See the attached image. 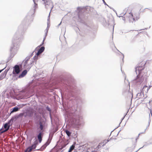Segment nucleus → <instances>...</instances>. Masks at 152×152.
<instances>
[{"instance_id": "1", "label": "nucleus", "mask_w": 152, "mask_h": 152, "mask_svg": "<svg viewBox=\"0 0 152 152\" xmlns=\"http://www.w3.org/2000/svg\"><path fill=\"white\" fill-rule=\"evenodd\" d=\"M77 110L75 107H72L66 111V114L69 118V122L73 127L78 129L83 123V117L80 115H77Z\"/></svg>"}, {"instance_id": "2", "label": "nucleus", "mask_w": 152, "mask_h": 152, "mask_svg": "<svg viewBox=\"0 0 152 152\" xmlns=\"http://www.w3.org/2000/svg\"><path fill=\"white\" fill-rule=\"evenodd\" d=\"M23 34L22 30L19 29L14 34L10 49V57H13L17 53L19 49V42L22 38Z\"/></svg>"}, {"instance_id": "3", "label": "nucleus", "mask_w": 152, "mask_h": 152, "mask_svg": "<svg viewBox=\"0 0 152 152\" xmlns=\"http://www.w3.org/2000/svg\"><path fill=\"white\" fill-rule=\"evenodd\" d=\"M61 83L63 86V88L65 89L66 92L69 93L70 96H73L74 94L78 93L77 87H73L71 86L69 80L64 77L61 80Z\"/></svg>"}, {"instance_id": "4", "label": "nucleus", "mask_w": 152, "mask_h": 152, "mask_svg": "<svg viewBox=\"0 0 152 152\" xmlns=\"http://www.w3.org/2000/svg\"><path fill=\"white\" fill-rule=\"evenodd\" d=\"M34 91L33 87L28 86L24 90L20 92V95H22L21 99H26L33 96L34 94Z\"/></svg>"}, {"instance_id": "5", "label": "nucleus", "mask_w": 152, "mask_h": 152, "mask_svg": "<svg viewBox=\"0 0 152 152\" xmlns=\"http://www.w3.org/2000/svg\"><path fill=\"white\" fill-rule=\"evenodd\" d=\"M32 54L29 56H27L23 61L21 64L22 66L29 70L33 65V63L34 61L32 60H30V58L31 57Z\"/></svg>"}, {"instance_id": "6", "label": "nucleus", "mask_w": 152, "mask_h": 152, "mask_svg": "<svg viewBox=\"0 0 152 152\" xmlns=\"http://www.w3.org/2000/svg\"><path fill=\"white\" fill-rule=\"evenodd\" d=\"M43 1V0H33V1L34 4V12L35 11V9L37 8V4L36 3L38 2ZM33 14V10H31L30 12L28 13V14L26 16V20H30L31 21H32L33 19L32 15Z\"/></svg>"}, {"instance_id": "7", "label": "nucleus", "mask_w": 152, "mask_h": 152, "mask_svg": "<svg viewBox=\"0 0 152 152\" xmlns=\"http://www.w3.org/2000/svg\"><path fill=\"white\" fill-rule=\"evenodd\" d=\"M137 75L136 77L132 80V82L135 85H140L144 80L143 74Z\"/></svg>"}, {"instance_id": "8", "label": "nucleus", "mask_w": 152, "mask_h": 152, "mask_svg": "<svg viewBox=\"0 0 152 152\" xmlns=\"http://www.w3.org/2000/svg\"><path fill=\"white\" fill-rule=\"evenodd\" d=\"M77 10L79 11V12L78 13V16L79 18L81 20V15H80V14L81 12H87V11L88 10H90V7L88 6H86L85 7H78L77 8Z\"/></svg>"}, {"instance_id": "9", "label": "nucleus", "mask_w": 152, "mask_h": 152, "mask_svg": "<svg viewBox=\"0 0 152 152\" xmlns=\"http://www.w3.org/2000/svg\"><path fill=\"white\" fill-rule=\"evenodd\" d=\"M22 67V65L20 64L15 65L13 67V74L14 75L18 74L21 71L20 69Z\"/></svg>"}, {"instance_id": "10", "label": "nucleus", "mask_w": 152, "mask_h": 152, "mask_svg": "<svg viewBox=\"0 0 152 152\" xmlns=\"http://www.w3.org/2000/svg\"><path fill=\"white\" fill-rule=\"evenodd\" d=\"M38 143V140H36L34 141L33 144H32L31 146L28 147L26 150V151L24 152H31L33 149L35 148Z\"/></svg>"}, {"instance_id": "11", "label": "nucleus", "mask_w": 152, "mask_h": 152, "mask_svg": "<svg viewBox=\"0 0 152 152\" xmlns=\"http://www.w3.org/2000/svg\"><path fill=\"white\" fill-rule=\"evenodd\" d=\"M43 4L45 5V7L48 9V6H50V8H51V10L52 9L53 6L51 1L50 0H43Z\"/></svg>"}, {"instance_id": "12", "label": "nucleus", "mask_w": 152, "mask_h": 152, "mask_svg": "<svg viewBox=\"0 0 152 152\" xmlns=\"http://www.w3.org/2000/svg\"><path fill=\"white\" fill-rule=\"evenodd\" d=\"M143 66H137L135 68V71L136 74H143L142 72V71L144 69Z\"/></svg>"}, {"instance_id": "13", "label": "nucleus", "mask_w": 152, "mask_h": 152, "mask_svg": "<svg viewBox=\"0 0 152 152\" xmlns=\"http://www.w3.org/2000/svg\"><path fill=\"white\" fill-rule=\"evenodd\" d=\"M13 122L12 119L11 118L7 123L5 124L3 126V127L5 129H7L6 131L8 130L11 125L10 123L11 122Z\"/></svg>"}, {"instance_id": "14", "label": "nucleus", "mask_w": 152, "mask_h": 152, "mask_svg": "<svg viewBox=\"0 0 152 152\" xmlns=\"http://www.w3.org/2000/svg\"><path fill=\"white\" fill-rule=\"evenodd\" d=\"M129 14L131 15V16L130 17L129 19V21L130 22L133 23L134 22H135L136 20H137L139 19L140 18L139 16H138L136 17L135 20V17L133 16L132 13L130 12Z\"/></svg>"}, {"instance_id": "15", "label": "nucleus", "mask_w": 152, "mask_h": 152, "mask_svg": "<svg viewBox=\"0 0 152 152\" xmlns=\"http://www.w3.org/2000/svg\"><path fill=\"white\" fill-rule=\"evenodd\" d=\"M23 117L22 113H20L19 114L15 115L14 116L12 117L11 118L12 119L13 121L19 118H21Z\"/></svg>"}, {"instance_id": "16", "label": "nucleus", "mask_w": 152, "mask_h": 152, "mask_svg": "<svg viewBox=\"0 0 152 152\" xmlns=\"http://www.w3.org/2000/svg\"><path fill=\"white\" fill-rule=\"evenodd\" d=\"M51 140V139L50 140L48 139L47 142L45 143L44 145H42L40 148L41 150H42L46 148V147L49 145L50 143Z\"/></svg>"}, {"instance_id": "17", "label": "nucleus", "mask_w": 152, "mask_h": 152, "mask_svg": "<svg viewBox=\"0 0 152 152\" xmlns=\"http://www.w3.org/2000/svg\"><path fill=\"white\" fill-rule=\"evenodd\" d=\"M8 70H6L4 72H2L0 75V80H2L6 76Z\"/></svg>"}, {"instance_id": "18", "label": "nucleus", "mask_w": 152, "mask_h": 152, "mask_svg": "<svg viewBox=\"0 0 152 152\" xmlns=\"http://www.w3.org/2000/svg\"><path fill=\"white\" fill-rule=\"evenodd\" d=\"M45 48L44 47L42 46L41 47L40 49L38 50L37 53H36V55L37 56H38L42 53L44 50Z\"/></svg>"}, {"instance_id": "19", "label": "nucleus", "mask_w": 152, "mask_h": 152, "mask_svg": "<svg viewBox=\"0 0 152 152\" xmlns=\"http://www.w3.org/2000/svg\"><path fill=\"white\" fill-rule=\"evenodd\" d=\"M43 137V134L42 132H40L37 135V138L39 141V143L41 142L42 140V137Z\"/></svg>"}, {"instance_id": "20", "label": "nucleus", "mask_w": 152, "mask_h": 152, "mask_svg": "<svg viewBox=\"0 0 152 152\" xmlns=\"http://www.w3.org/2000/svg\"><path fill=\"white\" fill-rule=\"evenodd\" d=\"M39 128L41 130H43V128L45 126V122H42L39 121Z\"/></svg>"}, {"instance_id": "21", "label": "nucleus", "mask_w": 152, "mask_h": 152, "mask_svg": "<svg viewBox=\"0 0 152 152\" xmlns=\"http://www.w3.org/2000/svg\"><path fill=\"white\" fill-rule=\"evenodd\" d=\"M27 70L25 69L23 70L21 73L19 75L18 77L19 78H21L24 77L27 73Z\"/></svg>"}, {"instance_id": "22", "label": "nucleus", "mask_w": 152, "mask_h": 152, "mask_svg": "<svg viewBox=\"0 0 152 152\" xmlns=\"http://www.w3.org/2000/svg\"><path fill=\"white\" fill-rule=\"evenodd\" d=\"M28 116L29 117H32L34 114V112L30 110H27L26 111Z\"/></svg>"}, {"instance_id": "23", "label": "nucleus", "mask_w": 152, "mask_h": 152, "mask_svg": "<svg viewBox=\"0 0 152 152\" xmlns=\"http://www.w3.org/2000/svg\"><path fill=\"white\" fill-rule=\"evenodd\" d=\"M20 108H19L17 106H15L13 108H12L11 110V112L10 113H12L16 112L17 111H18L19 109Z\"/></svg>"}, {"instance_id": "24", "label": "nucleus", "mask_w": 152, "mask_h": 152, "mask_svg": "<svg viewBox=\"0 0 152 152\" xmlns=\"http://www.w3.org/2000/svg\"><path fill=\"white\" fill-rule=\"evenodd\" d=\"M144 93L142 91L137 94V96L139 98H142L144 97Z\"/></svg>"}, {"instance_id": "25", "label": "nucleus", "mask_w": 152, "mask_h": 152, "mask_svg": "<svg viewBox=\"0 0 152 152\" xmlns=\"http://www.w3.org/2000/svg\"><path fill=\"white\" fill-rule=\"evenodd\" d=\"M76 102L77 104L80 103H82V100L79 97H77L75 99Z\"/></svg>"}, {"instance_id": "26", "label": "nucleus", "mask_w": 152, "mask_h": 152, "mask_svg": "<svg viewBox=\"0 0 152 152\" xmlns=\"http://www.w3.org/2000/svg\"><path fill=\"white\" fill-rule=\"evenodd\" d=\"M65 132L67 136L69 137H70L71 135V134L72 132H71L68 130H66L65 131Z\"/></svg>"}, {"instance_id": "27", "label": "nucleus", "mask_w": 152, "mask_h": 152, "mask_svg": "<svg viewBox=\"0 0 152 152\" xmlns=\"http://www.w3.org/2000/svg\"><path fill=\"white\" fill-rule=\"evenodd\" d=\"M71 137L74 138H76L77 137V133L76 132L74 133L72 132Z\"/></svg>"}, {"instance_id": "28", "label": "nucleus", "mask_w": 152, "mask_h": 152, "mask_svg": "<svg viewBox=\"0 0 152 152\" xmlns=\"http://www.w3.org/2000/svg\"><path fill=\"white\" fill-rule=\"evenodd\" d=\"M113 50L114 52H116V50L117 51H118V52L120 53L122 55V60H123H123H124V54L122 53H121L119 51V50H118L117 48H116L115 47V49Z\"/></svg>"}, {"instance_id": "29", "label": "nucleus", "mask_w": 152, "mask_h": 152, "mask_svg": "<svg viewBox=\"0 0 152 152\" xmlns=\"http://www.w3.org/2000/svg\"><path fill=\"white\" fill-rule=\"evenodd\" d=\"M45 37L44 38V39H43V41L42 44L40 45V46L42 45L44 43V41L45 40V39L47 35V34H48V29H46V30H45Z\"/></svg>"}, {"instance_id": "30", "label": "nucleus", "mask_w": 152, "mask_h": 152, "mask_svg": "<svg viewBox=\"0 0 152 152\" xmlns=\"http://www.w3.org/2000/svg\"><path fill=\"white\" fill-rule=\"evenodd\" d=\"M75 147V145H71L70 146L68 152H71L74 149Z\"/></svg>"}, {"instance_id": "31", "label": "nucleus", "mask_w": 152, "mask_h": 152, "mask_svg": "<svg viewBox=\"0 0 152 152\" xmlns=\"http://www.w3.org/2000/svg\"><path fill=\"white\" fill-rule=\"evenodd\" d=\"M140 133L139 134H138V136L136 138H135L134 139V147L136 145V143H137V139H138V137L140 135Z\"/></svg>"}, {"instance_id": "32", "label": "nucleus", "mask_w": 152, "mask_h": 152, "mask_svg": "<svg viewBox=\"0 0 152 152\" xmlns=\"http://www.w3.org/2000/svg\"><path fill=\"white\" fill-rule=\"evenodd\" d=\"M101 144H102L101 143H99V145L97 146V147L95 149L96 150V151L94 150L93 151L94 152L96 151L97 150H98L100 148H101V145H102Z\"/></svg>"}, {"instance_id": "33", "label": "nucleus", "mask_w": 152, "mask_h": 152, "mask_svg": "<svg viewBox=\"0 0 152 152\" xmlns=\"http://www.w3.org/2000/svg\"><path fill=\"white\" fill-rule=\"evenodd\" d=\"M2 129H0V135L2 133L6 132L7 129H4L2 130Z\"/></svg>"}, {"instance_id": "34", "label": "nucleus", "mask_w": 152, "mask_h": 152, "mask_svg": "<svg viewBox=\"0 0 152 152\" xmlns=\"http://www.w3.org/2000/svg\"><path fill=\"white\" fill-rule=\"evenodd\" d=\"M23 115V116H24V117H26L27 116H28V115L26 112H24L22 113Z\"/></svg>"}, {"instance_id": "35", "label": "nucleus", "mask_w": 152, "mask_h": 152, "mask_svg": "<svg viewBox=\"0 0 152 152\" xmlns=\"http://www.w3.org/2000/svg\"><path fill=\"white\" fill-rule=\"evenodd\" d=\"M46 109L49 111L50 112H51V110L50 109V108H49V107L48 106H47L46 107Z\"/></svg>"}, {"instance_id": "36", "label": "nucleus", "mask_w": 152, "mask_h": 152, "mask_svg": "<svg viewBox=\"0 0 152 152\" xmlns=\"http://www.w3.org/2000/svg\"><path fill=\"white\" fill-rule=\"evenodd\" d=\"M104 3V4L105 5H107L108 7H109V8H110V9H111V8H110L106 3L105 2V1L104 0H102Z\"/></svg>"}, {"instance_id": "37", "label": "nucleus", "mask_w": 152, "mask_h": 152, "mask_svg": "<svg viewBox=\"0 0 152 152\" xmlns=\"http://www.w3.org/2000/svg\"><path fill=\"white\" fill-rule=\"evenodd\" d=\"M6 67L4 68L3 69H1V70H0V73L4 69L6 68Z\"/></svg>"}, {"instance_id": "38", "label": "nucleus", "mask_w": 152, "mask_h": 152, "mask_svg": "<svg viewBox=\"0 0 152 152\" xmlns=\"http://www.w3.org/2000/svg\"><path fill=\"white\" fill-rule=\"evenodd\" d=\"M34 60H35L36 59H37V56H35L34 57Z\"/></svg>"}, {"instance_id": "39", "label": "nucleus", "mask_w": 152, "mask_h": 152, "mask_svg": "<svg viewBox=\"0 0 152 152\" xmlns=\"http://www.w3.org/2000/svg\"><path fill=\"white\" fill-rule=\"evenodd\" d=\"M122 20H125V18L124 17H123L122 18Z\"/></svg>"}, {"instance_id": "40", "label": "nucleus", "mask_w": 152, "mask_h": 152, "mask_svg": "<svg viewBox=\"0 0 152 152\" xmlns=\"http://www.w3.org/2000/svg\"><path fill=\"white\" fill-rule=\"evenodd\" d=\"M145 87H147V86H146V85H145V86H144L143 87V88H142V89H143L144 88H145Z\"/></svg>"}, {"instance_id": "41", "label": "nucleus", "mask_w": 152, "mask_h": 152, "mask_svg": "<svg viewBox=\"0 0 152 152\" xmlns=\"http://www.w3.org/2000/svg\"><path fill=\"white\" fill-rule=\"evenodd\" d=\"M147 29V28H146L143 29H142L140 30H139L140 31H141V30H143Z\"/></svg>"}, {"instance_id": "42", "label": "nucleus", "mask_w": 152, "mask_h": 152, "mask_svg": "<svg viewBox=\"0 0 152 152\" xmlns=\"http://www.w3.org/2000/svg\"><path fill=\"white\" fill-rule=\"evenodd\" d=\"M61 23L58 25V27L61 24Z\"/></svg>"}, {"instance_id": "43", "label": "nucleus", "mask_w": 152, "mask_h": 152, "mask_svg": "<svg viewBox=\"0 0 152 152\" xmlns=\"http://www.w3.org/2000/svg\"><path fill=\"white\" fill-rule=\"evenodd\" d=\"M146 130V129L144 131V132H142V133H141V134H142V133H145V131Z\"/></svg>"}, {"instance_id": "44", "label": "nucleus", "mask_w": 152, "mask_h": 152, "mask_svg": "<svg viewBox=\"0 0 152 152\" xmlns=\"http://www.w3.org/2000/svg\"><path fill=\"white\" fill-rule=\"evenodd\" d=\"M150 113H151V115L152 116V111L151 110H150Z\"/></svg>"}, {"instance_id": "45", "label": "nucleus", "mask_w": 152, "mask_h": 152, "mask_svg": "<svg viewBox=\"0 0 152 152\" xmlns=\"http://www.w3.org/2000/svg\"><path fill=\"white\" fill-rule=\"evenodd\" d=\"M125 117V116H124V117L122 118V120L124 119V118Z\"/></svg>"}, {"instance_id": "46", "label": "nucleus", "mask_w": 152, "mask_h": 152, "mask_svg": "<svg viewBox=\"0 0 152 152\" xmlns=\"http://www.w3.org/2000/svg\"><path fill=\"white\" fill-rule=\"evenodd\" d=\"M48 27H47V29H48Z\"/></svg>"}, {"instance_id": "47", "label": "nucleus", "mask_w": 152, "mask_h": 152, "mask_svg": "<svg viewBox=\"0 0 152 152\" xmlns=\"http://www.w3.org/2000/svg\"><path fill=\"white\" fill-rule=\"evenodd\" d=\"M48 27H47V29H48Z\"/></svg>"}, {"instance_id": "48", "label": "nucleus", "mask_w": 152, "mask_h": 152, "mask_svg": "<svg viewBox=\"0 0 152 152\" xmlns=\"http://www.w3.org/2000/svg\"><path fill=\"white\" fill-rule=\"evenodd\" d=\"M114 26H113V30H114Z\"/></svg>"}, {"instance_id": "49", "label": "nucleus", "mask_w": 152, "mask_h": 152, "mask_svg": "<svg viewBox=\"0 0 152 152\" xmlns=\"http://www.w3.org/2000/svg\"><path fill=\"white\" fill-rule=\"evenodd\" d=\"M105 145L104 144L103 145H102V146H104Z\"/></svg>"}, {"instance_id": "50", "label": "nucleus", "mask_w": 152, "mask_h": 152, "mask_svg": "<svg viewBox=\"0 0 152 152\" xmlns=\"http://www.w3.org/2000/svg\"><path fill=\"white\" fill-rule=\"evenodd\" d=\"M50 134H49V136H50Z\"/></svg>"}]
</instances>
